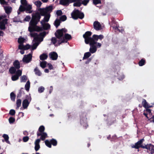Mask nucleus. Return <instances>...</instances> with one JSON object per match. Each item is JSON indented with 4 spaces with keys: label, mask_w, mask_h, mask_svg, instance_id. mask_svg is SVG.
I'll return each instance as SVG.
<instances>
[{
    "label": "nucleus",
    "mask_w": 154,
    "mask_h": 154,
    "mask_svg": "<svg viewBox=\"0 0 154 154\" xmlns=\"http://www.w3.org/2000/svg\"><path fill=\"white\" fill-rule=\"evenodd\" d=\"M92 32L91 31H87L83 35V37L85 39V42L86 44H89L90 47L89 51L92 54L95 53L97 48L101 47V44L97 42L99 39L102 40L104 36L102 35H98L94 34L92 37L91 36Z\"/></svg>",
    "instance_id": "obj_1"
},
{
    "label": "nucleus",
    "mask_w": 154,
    "mask_h": 154,
    "mask_svg": "<svg viewBox=\"0 0 154 154\" xmlns=\"http://www.w3.org/2000/svg\"><path fill=\"white\" fill-rule=\"evenodd\" d=\"M41 16H40L38 12H36L33 15L29 24L30 26H36L38 23L40 21Z\"/></svg>",
    "instance_id": "obj_2"
},
{
    "label": "nucleus",
    "mask_w": 154,
    "mask_h": 154,
    "mask_svg": "<svg viewBox=\"0 0 154 154\" xmlns=\"http://www.w3.org/2000/svg\"><path fill=\"white\" fill-rule=\"evenodd\" d=\"M53 7L52 6L50 5L47 7L45 8H39L38 9V12L40 16H44L49 13H51Z\"/></svg>",
    "instance_id": "obj_3"
},
{
    "label": "nucleus",
    "mask_w": 154,
    "mask_h": 154,
    "mask_svg": "<svg viewBox=\"0 0 154 154\" xmlns=\"http://www.w3.org/2000/svg\"><path fill=\"white\" fill-rule=\"evenodd\" d=\"M72 18L74 20L78 18L83 19L84 17V14L78 9L74 10L71 14Z\"/></svg>",
    "instance_id": "obj_4"
},
{
    "label": "nucleus",
    "mask_w": 154,
    "mask_h": 154,
    "mask_svg": "<svg viewBox=\"0 0 154 154\" xmlns=\"http://www.w3.org/2000/svg\"><path fill=\"white\" fill-rule=\"evenodd\" d=\"M14 66L11 67L9 69V72L11 74H15L17 69L19 70L20 68V64L18 60H15L13 63Z\"/></svg>",
    "instance_id": "obj_5"
},
{
    "label": "nucleus",
    "mask_w": 154,
    "mask_h": 154,
    "mask_svg": "<svg viewBox=\"0 0 154 154\" xmlns=\"http://www.w3.org/2000/svg\"><path fill=\"white\" fill-rule=\"evenodd\" d=\"M87 113L85 112H82L80 115V122L81 124L83 125L85 129L88 127L86 118Z\"/></svg>",
    "instance_id": "obj_6"
},
{
    "label": "nucleus",
    "mask_w": 154,
    "mask_h": 154,
    "mask_svg": "<svg viewBox=\"0 0 154 154\" xmlns=\"http://www.w3.org/2000/svg\"><path fill=\"white\" fill-rule=\"evenodd\" d=\"M67 30L65 28L59 29L57 30L55 33L56 37L59 39H60L63 36L64 33L67 32Z\"/></svg>",
    "instance_id": "obj_7"
},
{
    "label": "nucleus",
    "mask_w": 154,
    "mask_h": 154,
    "mask_svg": "<svg viewBox=\"0 0 154 154\" xmlns=\"http://www.w3.org/2000/svg\"><path fill=\"white\" fill-rule=\"evenodd\" d=\"M31 99L32 98L30 94L26 95V99L23 100L22 102L23 107L24 109L27 108L31 100Z\"/></svg>",
    "instance_id": "obj_8"
},
{
    "label": "nucleus",
    "mask_w": 154,
    "mask_h": 154,
    "mask_svg": "<svg viewBox=\"0 0 154 154\" xmlns=\"http://www.w3.org/2000/svg\"><path fill=\"white\" fill-rule=\"evenodd\" d=\"M144 140L143 138L140 139L134 145L132 146V148H135L136 149H138L139 148L141 147L143 149H146V145L143 146L142 145L143 141Z\"/></svg>",
    "instance_id": "obj_9"
},
{
    "label": "nucleus",
    "mask_w": 154,
    "mask_h": 154,
    "mask_svg": "<svg viewBox=\"0 0 154 154\" xmlns=\"http://www.w3.org/2000/svg\"><path fill=\"white\" fill-rule=\"evenodd\" d=\"M72 38V36L70 35L68 33H66L61 41L60 40L58 41V43L59 45H60L62 43H67L68 41L71 40Z\"/></svg>",
    "instance_id": "obj_10"
},
{
    "label": "nucleus",
    "mask_w": 154,
    "mask_h": 154,
    "mask_svg": "<svg viewBox=\"0 0 154 154\" xmlns=\"http://www.w3.org/2000/svg\"><path fill=\"white\" fill-rule=\"evenodd\" d=\"M15 74L12 75L11 77V80L14 81L18 79L19 77L22 75V71L20 70H17Z\"/></svg>",
    "instance_id": "obj_11"
},
{
    "label": "nucleus",
    "mask_w": 154,
    "mask_h": 154,
    "mask_svg": "<svg viewBox=\"0 0 154 154\" xmlns=\"http://www.w3.org/2000/svg\"><path fill=\"white\" fill-rule=\"evenodd\" d=\"M32 54L29 53L27 55H24L22 60L24 63H28L32 60Z\"/></svg>",
    "instance_id": "obj_12"
},
{
    "label": "nucleus",
    "mask_w": 154,
    "mask_h": 154,
    "mask_svg": "<svg viewBox=\"0 0 154 154\" xmlns=\"http://www.w3.org/2000/svg\"><path fill=\"white\" fill-rule=\"evenodd\" d=\"M30 35L31 37L34 38V40L35 41H39L40 42H42L43 41L44 38L42 37H38V35L37 33H31Z\"/></svg>",
    "instance_id": "obj_13"
},
{
    "label": "nucleus",
    "mask_w": 154,
    "mask_h": 154,
    "mask_svg": "<svg viewBox=\"0 0 154 154\" xmlns=\"http://www.w3.org/2000/svg\"><path fill=\"white\" fill-rule=\"evenodd\" d=\"M74 0H60L59 3L62 5L67 6L69 3L74 2Z\"/></svg>",
    "instance_id": "obj_14"
},
{
    "label": "nucleus",
    "mask_w": 154,
    "mask_h": 154,
    "mask_svg": "<svg viewBox=\"0 0 154 154\" xmlns=\"http://www.w3.org/2000/svg\"><path fill=\"white\" fill-rule=\"evenodd\" d=\"M8 20L5 19L1 20V30H5L6 29L5 25L8 23Z\"/></svg>",
    "instance_id": "obj_15"
},
{
    "label": "nucleus",
    "mask_w": 154,
    "mask_h": 154,
    "mask_svg": "<svg viewBox=\"0 0 154 154\" xmlns=\"http://www.w3.org/2000/svg\"><path fill=\"white\" fill-rule=\"evenodd\" d=\"M146 149L147 150L148 152L150 151V153L152 154L154 153V145L152 144L151 143L146 144Z\"/></svg>",
    "instance_id": "obj_16"
},
{
    "label": "nucleus",
    "mask_w": 154,
    "mask_h": 154,
    "mask_svg": "<svg viewBox=\"0 0 154 154\" xmlns=\"http://www.w3.org/2000/svg\"><path fill=\"white\" fill-rule=\"evenodd\" d=\"M94 28L96 30L98 31L101 29V26L99 22L97 21H95L93 23Z\"/></svg>",
    "instance_id": "obj_17"
},
{
    "label": "nucleus",
    "mask_w": 154,
    "mask_h": 154,
    "mask_svg": "<svg viewBox=\"0 0 154 154\" xmlns=\"http://www.w3.org/2000/svg\"><path fill=\"white\" fill-rule=\"evenodd\" d=\"M50 58L53 60H56L58 57V55L55 52H51L49 54Z\"/></svg>",
    "instance_id": "obj_18"
},
{
    "label": "nucleus",
    "mask_w": 154,
    "mask_h": 154,
    "mask_svg": "<svg viewBox=\"0 0 154 154\" xmlns=\"http://www.w3.org/2000/svg\"><path fill=\"white\" fill-rule=\"evenodd\" d=\"M37 135L38 137L41 136L40 139L43 141L44 140L45 138L48 137L47 134L46 132L43 133L42 134L38 133Z\"/></svg>",
    "instance_id": "obj_19"
},
{
    "label": "nucleus",
    "mask_w": 154,
    "mask_h": 154,
    "mask_svg": "<svg viewBox=\"0 0 154 154\" xmlns=\"http://www.w3.org/2000/svg\"><path fill=\"white\" fill-rule=\"evenodd\" d=\"M25 95V90L23 88H21L19 91L18 94H17V97L20 98L22 96H23Z\"/></svg>",
    "instance_id": "obj_20"
},
{
    "label": "nucleus",
    "mask_w": 154,
    "mask_h": 154,
    "mask_svg": "<svg viewBox=\"0 0 154 154\" xmlns=\"http://www.w3.org/2000/svg\"><path fill=\"white\" fill-rule=\"evenodd\" d=\"M50 13H49L47 14L46 15H44V19L42 20L40 22L41 24H42L43 23H45V22H48L49 20L50 17Z\"/></svg>",
    "instance_id": "obj_21"
},
{
    "label": "nucleus",
    "mask_w": 154,
    "mask_h": 154,
    "mask_svg": "<svg viewBox=\"0 0 154 154\" xmlns=\"http://www.w3.org/2000/svg\"><path fill=\"white\" fill-rule=\"evenodd\" d=\"M5 12L8 14H9L12 11V8L9 6H3Z\"/></svg>",
    "instance_id": "obj_22"
},
{
    "label": "nucleus",
    "mask_w": 154,
    "mask_h": 154,
    "mask_svg": "<svg viewBox=\"0 0 154 154\" xmlns=\"http://www.w3.org/2000/svg\"><path fill=\"white\" fill-rule=\"evenodd\" d=\"M26 12L28 13H31L32 11L31 10L32 9V5H27L25 6Z\"/></svg>",
    "instance_id": "obj_23"
},
{
    "label": "nucleus",
    "mask_w": 154,
    "mask_h": 154,
    "mask_svg": "<svg viewBox=\"0 0 154 154\" xmlns=\"http://www.w3.org/2000/svg\"><path fill=\"white\" fill-rule=\"evenodd\" d=\"M41 24L42 26L43 30H48L50 28V25L48 23H43Z\"/></svg>",
    "instance_id": "obj_24"
},
{
    "label": "nucleus",
    "mask_w": 154,
    "mask_h": 154,
    "mask_svg": "<svg viewBox=\"0 0 154 154\" xmlns=\"http://www.w3.org/2000/svg\"><path fill=\"white\" fill-rule=\"evenodd\" d=\"M75 3L73 4V5L74 7H79L81 6L82 3L80 0H74Z\"/></svg>",
    "instance_id": "obj_25"
},
{
    "label": "nucleus",
    "mask_w": 154,
    "mask_h": 154,
    "mask_svg": "<svg viewBox=\"0 0 154 154\" xmlns=\"http://www.w3.org/2000/svg\"><path fill=\"white\" fill-rule=\"evenodd\" d=\"M45 130V127L43 125L40 126L38 128V131L37 132L39 133L42 134V133H44Z\"/></svg>",
    "instance_id": "obj_26"
},
{
    "label": "nucleus",
    "mask_w": 154,
    "mask_h": 154,
    "mask_svg": "<svg viewBox=\"0 0 154 154\" xmlns=\"http://www.w3.org/2000/svg\"><path fill=\"white\" fill-rule=\"evenodd\" d=\"M48 56L47 54L43 53L40 56V59L42 60H44L47 59Z\"/></svg>",
    "instance_id": "obj_27"
},
{
    "label": "nucleus",
    "mask_w": 154,
    "mask_h": 154,
    "mask_svg": "<svg viewBox=\"0 0 154 154\" xmlns=\"http://www.w3.org/2000/svg\"><path fill=\"white\" fill-rule=\"evenodd\" d=\"M34 71L35 74L38 76H40L42 75V73L38 68L37 67H36L34 69Z\"/></svg>",
    "instance_id": "obj_28"
},
{
    "label": "nucleus",
    "mask_w": 154,
    "mask_h": 154,
    "mask_svg": "<svg viewBox=\"0 0 154 154\" xmlns=\"http://www.w3.org/2000/svg\"><path fill=\"white\" fill-rule=\"evenodd\" d=\"M60 20L59 19H57L54 21V25L57 28L58 26H60Z\"/></svg>",
    "instance_id": "obj_29"
},
{
    "label": "nucleus",
    "mask_w": 154,
    "mask_h": 154,
    "mask_svg": "<svg viewBox=\"0 0 154 154\" xmlns=\"http://www.w3.org/2000/svg\"><path fill=\"white\" fill-rule=\"evenodd\" d=\"M90 52H86L84 54V57L83 58V60H84L89 57L91 55Z\"/></svg>",
    "instance_id": "obj_30"
},
{
    "label": "nucleus",
    "mask_w": 154,
    "mask_h": 154,
    "mask_svg": "<svg viewBox=\"0 0 154 154\" xmlns=\"http://www.w3.org/2000/svg\"><path fill=\"white\" fill-rule=\"evenodd\" d=\"M43 30V28L37 25L34 26V31L37 32H40Z\"/></svg>",
    "instance_id": "obj_31"
},
{
    "label": "nucleus",
    "mask_w": 154,
    "mask_h": 154,
    "mask_svg": "<svg viewBox=\"0 0 154 154\" xmlns=\"http://www.w3.org/2000/svg\"><path fill=\"white\" fill-rule=\"evenodd\" d=\"M30 82L29 81H27L25 85V88L26 90L28 92L29 91V88H30Z\"/></svg>",
    "instance_id": "obj_32"
},
{
    "label": "nucleus",
    "mask_w": 154,
    "mask_h": 154,
    "mask_svg": "<svg viewBox=\"0 0 154 154\" xmlns=\"http://www.w3.org/2000/svg\"><path fill=\"white\" fill-rule=\"evenodd\" d=\"M10 98L11 100L13 101H14L16 98V95L15 94L12 92L10 94Z\"/></svg>",
    "instance_id": "obj_33"
},
{
    "label": "nucleus",
    "mask_w": 154,
    "mask_h": 154,
    "mask_svg": "<svg viewBox=\"0 0 154 154\" xmlns=\"http://www.w3.org/2000/svg\"><path fill=\"white\" fill-rule=\"evenodd\" d=\"M45 142L46 145L48 147L50 148L51 147V141H49L48 140H46L45 141Z\"/></svg>",
    "instance_id": "obj_34"
},
{
    "label": "nucleus",
    "mask_w": 154,
    "mask_h": 154,
    "mask_svg": "<svg viewBox=\"0 0 154 154\" xmlns=\"http://www.w3.org/2000/svg\"><path fill=\"white\" fill-rule=\"evenodd\" d=\"M2 137L4 138L5 141L8 143H9V141H8L9 137L6 134H4Z\"/></svg>",
    "instance_id": "obj_35"
},
{
    "label": "nucleus",
    "mask_w": 154,
    "mask_h": 154,
    "mask_svg": "<svg viewBox=\"0 0 154 154\" xmlns=\"http://www.w3.org/2000/svg\"><path fill=\"white\" fill-rule=\"evenodd\" d=\"M21 100L20 99L17 100L16 101V108L18 109L21 106Z\"/></svg>",
    "instance_id": "obj_36"
},
{
    "label": "nucleus",
    "mask_w": 154,
    "mask_h": 154,
    "mask_svg": "<svg viewBox=\"0 0 154 154\" xmlns=\"http://www.w3.org/2000/svg\"><path fill=\"white\" fill-rule=\"evenodd\" d=\"M51 145H52L54 146H56L57 144V140L54 138L50 140Z\"/></svg>",
    "instance_id": "obj_37"
},
{
    "label": "nucleus",
    "mask_w": 154,
    "mask_h": 154,
    "mask_svg": "<svg viewBox=\"0 0 154 154\" xmlns=\"http://www.w3.org/2000/svg\"><path fill=\"white\" fill-rule=\"evenodd\" d=\"M142 103L143 106L145 108H146L147 106H148V104L145 99H143Z\"/></svg>",
    "instance_id": "obj_38"
},
{
    "label": "nucleus",
    "mask_w": 154,
    "mask_h": 154,
    "mask_svg": "<svg viewBox=\"0 0 154 154\" xmlns=\"http://www.w3.org/2000/svg\"><path fill=\"white\" fill-rule=\"evenodd\" d=\"M25 39L22 37H20L18 38V42L19 44H23L24 42Z\"/></svg>",
    "instance_id": "obj_39"
},
{
    "label": "nucleus",
    "mask_w": 154,
    "mask_h": 154,
    "mask_svg": "<svg viewBox=\"0 0 154 154\" xmlns=\"http://www.w3.org/2000/svg\"><path fill=\"white\" fill-rule=\"evenodd\" d=\"M27 80V78L26 75H23L20 77V82H26Z\"/></svg>",
    "instance_id": "obj_40"
},
{
    "label": "nucleus",
    "mask_w": 154,
    "mask_h": 154,
    "mask_svg": "<svg viewBox=\"0 0 154 154\" xmlns=\"http://www.w3.org/2000/svg\"><path fill=\"white\" fill-rule=\"evenodd\" d=\"M47 62L46 61H43L40 62V66L42 68H45L46 66Z\"/></svg>",
    "instance_id": "obj_41"
},
{
    "label": "nucleus",
    "mask_w": 154,
    "mask_h": 154,
    "mask_svg": "<svg viewBox=\"0 0 154 154\" xmlns=\"http://www.w3.org/2000/svg\"><path fill=\"white\" fill-rule=\"evenodd\" d=\"M146 63V61L145 60L142 59L140 60L139 62V65L140 66H142L144 65Z\"/></svg>",
    "instance_id": "obj_42"
},
{
    "label": "nucleus",
    "mask_w": 154,
    "mask_h": 154,
    "mask_svg": "<svg viewBox=\"0 0 154 154\" xmlns=\"http://www.w3.org/2000/svg\"><path fill=\"white\" fill-rule=\"evenodd\" d=\"M8 121L10 124H12L15 122V118L12 117H10L9 118Z\"/></svg>",
    "instance_id": "obj_43"
},
{
    "label": "nucleus",
    "mask_w": 154,
    "mask_h": 154,
    "mask_svg": "<svg viewBox=\"0 0 154 154\" xmlns=\"http://www.w3.org/2000/svg\"><path fill=\"white\" fill-rule=\"evenodd\" d=\"M19 11L21 12H23L25 11V6L23 5H20L19 9Z\"/></svg>",
    "instance_id": "obj_44"
},
{
    "label": "nucleus",
    "mask_w": 154,
    "mask_h": 154,
    "mask_svg": "<svg viewBox=\"0 0 154 154\" xmlns=\"http://www.w3.org/2000/svg\"><path fill=\"white\" fill-rule=\"evenodd\" d=\"M46 32L45 31H43L39 33L38 35L39 37H42L44 38L46 35Z\"/></svg>",
    "instance_id": "obj_45"
},
{
    "label": "nucleus",
    "mask_w": 154,
    "mask_h": 154,
    "mask_svg": "<svg viewBox=\"0 0 154 154\" xmlns=\"http://www.w3.org/2000/svg\"><path fill=\"white\" fill-rule=\"evenodd\" d=\"M38 45V43H34L32 47V50H33L37 48Z\"/></svg>",
    "instance_id": "obj_46"
},
{
    "label": "nucleus",
    "mask_w": 154,
    "mask_h": 154,
    "mask_svg": "<svg viewBox=\"0 0 154 154\" xmlns=\"http://www.w3.org/2000/svg\"><path fill=\"white\" fill-rule=\"evenodd\" d=\"M20 2L21 4L24 6L27 5V2L26 0H21Z\"/></svg>",
    "instance_id": "obj_47"
},
{
    "label": "nucleus",
    "mask_w": 154,
    "mask_h": 154,
    "mask_svg": "<svg viewBox=\"0 0 154 154\" xmlns=\"http://www.w3.org/2000/svg\"><path fill=\"white\" fill-rule=\"evenodd\" d=\"M35 3L37 7L38 8L40 7L42 4L41 2L39 1L35 2Z\"/></svg>",
    "instance_id": "obj_48"
},
{
    "label": "nucleus",
    "mask_w": 154,
    "mask_h": 154,
    "mask_svg": "<svg viewBox=\"0 0 154 154\" xmlns=\"http://www.w3.org/2000/svg\"><path fill=\"white\" fill-rule=\"evenodd\" d=\"M45 88L44 87L42 86H41L39 87L38 88V92L39 93H42L44 91Z\"/></svg>",
    "instance_id": "obj_49"
},
{
    "label": "nucleus",
    "mask_w": 154,
    "mask_h": 154,
    "mask_svg": "<svg viewBox=\"0 0 154 154\" xmlns=\"http://www.w3.org/2000/svg\"><path fill=\"white\" fill-rule=\"evenodd\" d=\"M67 17L65 15H63L60 17V20L62 21H64L66 20Z\"/></svg>",
    "instance_id": "obj_50"
},
{
    "label": "nucleus",
    "mask_w": 154,
    "mask_h": 154,
    "mask_svg": "<svg viewBox=\"0 0 154 154\" xmlns=\"http://www.w3.org/2000/svg\"><path fill=\"white\" fill-rule=\"evenodd\" d=\"M15 111L13 109H11L9 112V114L11 116H13L15 115Z\"/></svg>",
    "instance_id": "obj_51"
},
{
    "label": "nucleus",
    "mask_w": 154,
    "mask_h": 154,
    "mask_svg": "<svg viewBox=\"0 0 154 154\" xmlns=\"http://www.w3.org/2000/svg\"><path fill=\"white\" fill-rule=\"evenodd\" d=\"M93 3L95 5L101 3V0H93Z\"/></svg>",
    "instance_id": "obj_52"
},
{
    "label": "nucleus",
    "mask_w": 154,
    "mask_h": 154,
    "mask_svg": "<svg viewBox=\"0 0 154 154\" xmlns=\"http://www.w3.org/2000/svg\"><path fill=\"white\" fill-rule=\"evenodd\" d=\"M51 41L53 44L55 45L57 42V40L55 37H52L51 39Z\"/></svg>",
    "instance_id": "obj_53"
},
{
    "label": "nucleus",
    "mask_w": 154,
    "mask_h": 154,
    "mask_svg": "<svg viewBox=\"0 0 154 154\" xmlns=\"http://www.w3.org/2000/svg\"><path fill=\"white\" fill-rule=\"evenodd\" d=\"M28 30L31 32L34 31V26H30L28 28Z\"/></svg>",
    "instance_id": "obj_54"
},
{
    "label": "nucleus",
    "mask_w": 154,
    "mask_h": 154,
    "mask_svg": "<svg viewBox=\"0 0 154 154\" xmlns=\"http://www.w3.org/2000/svg\"><path fill=\"white\" fill-rule=\"evenodd\" d=\"M31 47V46L29 44H26L25 45H24V50H27L29 48H30Z\"/></svg>",
    "instance_id": "obj_55"
},
{
    "label": "nucleus",
    "mask_w": 154,
    "mask_h": 154,
    "mask_svg": "<svg viewBox=\"0 0 154 154\" xmlns=\"http://www.w3.org/2000/svg\"><path fill=\"white\" fill-rule=\"evenodd\" d=\"M89 0H84L82 1V4L85 6L87 5L88 3L89 2Z\"/></svg>",
    "instance_id": "obj_56"
},
{
    "label": "nucleus",
    "mask_w": 154,
    "mask_h": 154,
    "mask_svg": "<svg viewBox=\"0 0 154 154\" xmlns=\"http://www.w3.org/2000/svg\"><path fill=\"white\" fill-rule=\"evenodd\" d=\"M18 49L20 50H24V45L23 44H20L18 46Z\"/></svg>",
    "instance_id": "obj_57"
},
{
    "label": "nucleus",
    "mask_w": 154,
    "mask_h": 154,
    "mask_svg": "<svg viewBox=\"0 0 154 154\" xmlns=\"http://www.w3.org/2000/svg\"><path fill=\"white\" fill-rule=\"evenodd\" d=\"M1 4L7 5L8 4V2L5 1V0H1Z\"/></svg>",
    "instance_id": "obj_58"
},
{
    "label": "nucleus",
    "mask_w": 154,
    "mask_h": 154,
    "mask_svg": "<svg viewBox=\"0 0 154 154\" xmlns=\"http://www.w3.org/2000/svg\"><path fill=\"white\" fill-rule=\"evenodd\" d=\"M40 148L39 144H35V149L36 151H38Z\"/></svg>",
    "instance_id": "obj_59"
},
{
    "label": "nucleus",
    "mask_w": 154,
    "mask_h": 154,
    "mask_svg": "<svg viewBox=\"0 0 154 154\" xmlns=\"http://www.w3.org/2000/svg\"><path fill=\"white\" fill-rule=\"evenodd\" d=\"M62 12L61 10H59L57 11L56 14L57 16H61L62 14Z\"/></svg>",
    "instance_id": "obj_60"
},
{
    "label": "nucleus",
    "mask_w": 154,
    "mask_h": 154,
    "mask_svg": "<svg viewBox=\"0 0 154 154\" xmlns=\"http://www.w3.org/2000/svg\"><path fill=\"white\" fill-rule=\"evenodd\" d=\"M31 19V17L29 16H27L24 18V20L26 21H29Z\"/></svg>",
    "instance_id": "obj_61"
},
{
    "label": "nucleus",
    "mask_w": 154,
    "mask_h": 154,
    "mask_svg": "<svg viewBox=\"0 0 154 154\" xmlns=\"http://www.w3.org/2000/svg\"><path fill=\"white\" fill-rule=\"evenodd\" d=\"M29 139V137L28 136L24 137L23 138V140L24 142H27Z\"/></svg>",
    "instance_id": "obj_62"
},
{
    "label": "nucleus",
    "mask_w": 154,
    "mask_h": 154,
    "mask_svg": "<svg viewBox=\"0 0 154 154\" xmlns=\"http://www.w3.org/2000/svg\"><path fill=\"white\" fill-rule=\"evenodd\" d=\"M7 17V15L5 14H4L3 15H1V20L6 19V18Z\"/></svg>",
    "instance_id": "obj_63"
},
{
    "label": "nucleus",
    "mask_w": 154,
    "mask_h": 154,
    "mask_svg": "<svg viewBox=\"0 0 154 154\" xmlns=\"http://www.w3.org/2000/svg\"><path fill=\"white\" fill-rule=\"evenodd\" d=\"M41 140L40 139H37L35 141V144H39V143L40 141Z\"/></svg>",
    "instance_id": "obj_64"
}]
</instances>
